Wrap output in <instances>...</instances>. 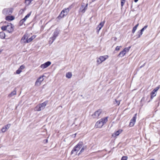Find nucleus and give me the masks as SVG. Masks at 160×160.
I'll return each instance as SVG.
<instances>
[{
	"instance_id": "f257e3e1",
	"label": "nucleus",
	"mask_w": 160,
	"mask_h": 160,
	"mask_svg": "<svg viewBox=\"0 0 160 160\" xmlns=\"http://www.w3.org/2000/svg\"><path fill=\"white\" fill-rule=\"evenodd\" d=\"M83 145V142H80L73 148L71 153V155H73L74 156L76 155L78 152L82 147Z\"/></svg>"
},
{
	"instance_id": "f03ea898",
	"label": "nucleus",
	"mask_w": 160,
	"mask_h": 160,
	"mask_svg": "<svg viewBox=\"0 0 160 160\" xmlns=\"http://www.w3.org/2000/svg\"><path fill=\"white\" fill-rule=\"evenodd\" d=\"M14 26L11 23H9L7 25L2 26L1 29L2 31H7L8 32L12 33L14 30Z\"/></svg>"
},
{
	"instance_id": "7ed1b4c3",
	"label": "nucleus",
	"mask_w": 160,
	"mask_h": 160,
	"mask_svg": "<svg viewBox=\"0 0 160 160\" xmlns=\"http://www.w3.org/2000/svg\"><path fill=\"white\" fill-rule=\"evenodd\" d=\"M47 103L48 101H46L42 103L39 104L35 107V110L39 111L43 109L46 106Z\"/></svg>"
},
{
	"instance_id": "20e7f679",
	"label": "nucleus",
	"mask_w": 160,
	"mask_h": 160,
	"mask_svg": "<svg viewBox=\"0 0 160 160\" xmlns=\"http://www.w3.org/2000/svg\"><path fill=\"white\" fill-rule=\"evenodd\" d=\"M59 31L58 29H56L53 33V36L49 38V43L51 44L55 40L59 34Z\"/></svg>"
},
{
	"instance_id": "39448f33",
	"label": "nucleus",
	"mask_w": 160,
	"mask_h": 160,
	"mask_svg": "<svg viewBox=\"0 0 160 160\" xmlns=\"http://www.w3.org/2000/svg\"><path fill=\"white\" fill-rule=\"evenodd\" d=\"M69 9L68 8L64 9L62 11L59 15L58 17L57 18L58 19H60L66 16L69 12Z\"/></svg>"
},
{
	"instance_id": "423d86ee",
	"label": "nucleus",
	"mask_w": 160,
	"mask_h": 160,
	"mask_svg": "<svg viewBox=\"0 0 160 160\" xmlns=\"http://www.w3.org/2000/svg\"><path fill=\"white\" fill-rule=\"evenodd\" d=\"M12 8L4 9L2 11V13L5 15H11L12 12Z\"/></svg>"
},
{
	"instance_id": "0eeeda50",
	"label": "nucleus",
	"mask_w": 160,
	"mask_h": 160,
	"mask_svg": "<svg viewBox=\"0 0 160 160\" xmlns=\"http://www.w3.org/2000/svg\"><path fill=\"white\" fill-rule=\"evenodd\" d=\"M45 77L44 75L41 76L38 78L37 79L35 83V85L39 86L40 85L42 82L44 80V78H43Z\"/></svg>"
},
{
	"instance_id": "6e6552de",
	"label": "nucleus",
	"mask_w": 160,
	"mask_h": 160,
	"mask_svg": "<svg viewBox=\"0 0 160 160\" xmlns=\"http://www.w3.org/2000/svg\"><path fill=\"white\" fill-rule=\"evenodd\" d=\"M102 112V110L101 109H99L94 113V114L92 115V116H94V118H99L101 117L100 115Z\"/></svg>"
},
{
	"instance_id": "1a4fd4ad",
	"label": "nucleus",
	"mask_w": 160,
	"mask_h": 160,
	"mask_svg": "<svg viewBox=\"0 0 160 160\" xmlns=\"http://www.w3.org/2000/svg\"><path fill=\"white\" fill-rule=\"evenodd\" d=\"M137 113L134 114V116L131 119L130 122L129 123V126H133L135 124L136 122V120L137 118Z\"/></svg>"
},
{
	"instance_id": "9d476101",
	"label": "nucleus",
	"mask_w": 160,
	"mask_h": 160,
	"mask_svg": "<svg viewBox=\"0 0 160 160\" xmlns=\"http://www.w3.org/2000/svg\"><path fill=\"white\" fill-rule=\"evenodd\" d=\"M88 6V4H87L85 6H84V5H82L79 9V12H81L82 13H84L85 12L86 10L87 9Z\"/></svg>"
},
{
	"instance_id": "9b49d317",
	"label": "nucleus",
	"mask_w": 160,
	"mask_h": 160,
	"mask_svg": "<svg viewBox=\"0 0 160 160\" xmlns=\"http://www.w3.org/2000/svg\"><path fill=\"white\" fill-rule=\"evenodd\" d=\"M51 63L50 61H48L43 64H42L40 66V67L42 69H44L48 67L51 64Z\"/></svg>"
},
{
	"instance_id": "f8f14e48",
	"label": "nucleus",
	"mask_w": 160,
	"mask_h": 160,
	"mask_svg": "<svg viewBox=\"0 0 160 160\" xmlns=\"http://www.w3.org/2000/svg\"><path fill=\"white\" fill-rule=\"evenodd\" d=\"M28 38V35L27 34H25L22 38L21 42L22 43H27L26 41L27 40Z\"/></svg>"
},
{
	"instance_id": "ddd939ff",
	"label": "nucleus",
	"mask_w": 160,
	"mask_h": 160,
	"mask_svg": "<svg viewBox=\"0 0 160 160\" xmlns=\"http://www.w3.org/2000/svg\"><path fill=\"white\" fill-rule=\"evenodd\" d=\"M11 126L10 124H8L6 125L5 126H3L2 129L1 131L2 132L4 133L5 132L6 130L9 129V128Z\"/></svg>"
},
{
	"instance_id": "4468645a",
	"label": "nucleus",
	"mask_w": 160,
	"mask_h": 160,
	"mask_svg": "<svg viewBox=\"0 0 160 160\" xmlns=\"http://www.w3.org/2000/svg\"><path fill=\"white\" fill-rule=\"evenodd\" d=\"M100 120L97 121L95 124V127L96 128H101L103 125Z\"/></svg>"
},
{
	"instance_id": "2eb2a0df",
	"label": "nucleus",
	"mask_w": 160,
	"mask_h": 160,
	"mask_svg": "<svg viewBox=\"0 0 160 160\" xmlns=\"http://www.w3.org/2000/svg\"><path fill=\"white\" fill-rule=\"evenodd\" d=\"M16 88H15L14 89V90L8 96V97L9 98H11L14 95H16V94L17 92H16Z\"/></svg>"
},
{
	"instance_id": "dca6fc26",
	"label": "nucleus",
	"mask_w": 160,
	"mask_h": 160,
	"mask_svg": "<svg viewBox=\"0 0 160 160\" xmlns=\"http://www.w3.org/2000/svg\"><path fill=\"white\" fill-rule=\"evenodd\" d=\"M108 58V56L105 55L104 56H101L99 57V59H100V62L105 61Z\"/></svg>"
},
{
	"instance_id": "f3484780",
	"label": "nucleus",
	"mask_w": 160,
	"mask_h": 160,
	"mask_svg": "<svg viewBox=\"0 0 160 160\" xmlns=\"http://www.w3.org/2000/svg\"><path fill=\"white\" fill-rule=\"evenodd\" d=\"M108 118V117H107L100 119L103 125L107 122Z\"/></svg>"
},
{
	"instance_id": "a211bd4d",
	"label": "nucleus",
	"mask_w": 160,
	"mask_h": 160,
	"mask_svg": "<svg viewBox=\"0 0 160 160\" xmlns=\"http://www.w3.org/2000/svg\"><path fill=\"white\" fill-rule=\"evenodd\" d=\"M14 17L12 16H8L6 17V19L7 20L12 21L14 20Z\"/></svg>"
},
{
	"instance_id": "6ab92c4d",
	"label": "nucleus",
	"mask_w": 160,
	"mask_h": 160,
	"mask_svg": "<svg viewBox=\"0 0 160 160\" xmlns=\"http://www.w3.org/2000/svg\"><path fill=\"white\" fill-rule=\"evenodd\" d=\"M126 53L123 50H122L119 53V54L118 55V57H122L124 56Z\"/></svg>"
},
{
	"instance_id": "aec40b11",
	"label": "nucleus",
	"mask_w": 160,
	"mask_h": 160,
	"mask_svg": "<svg viewBox=\"0 0 160 160\" xmlns=\"http://www.w3.org/2000/svg\"><path fill=\"white\" fill-rule=\"evenodd\" d=\"M36 37V36L33 35L30 38H29L26 41V42L29 43L31 42L34 38Z\"/></svg>"
},
{
	"instance_id": "412c9836",
	"label": "nucleus",
	"mask_w": 160,
	"mask_h": 160,
	"mask_svg": "<svg viewBox=\"0 0 160 160\" xmlns=\"http://www.w3.org/2000/svg\"><path fill=\"white\" fill-rule=\"evenodd\" d=\"M156 92L155 91H154L153 90L150 93L151 95V99H152L154 97L156 96V94H155V92Z\"/></svg>"
},
{
	"instance_id": "4be33fe9",
	"label": "nucleus",
	"mask_w": 160,
	"mask_h": 160,
	"mask_svg": "<svg viewBox=\"0 0 160 160\" xmlns=\"http://www.w3.org/2000/svg\"><path fill=\"white\" fill-rule=\"evenodd\" d=\"M72 76V74L71 72H68L66 73V77L68 78H70Z\"/></svg>"
},
{
	"instance_id": "5701e85b",
	"label": "nucleus",
	"mask_w": 160,
	"mask_h": 160,
	"mask_svg": "<svg viewBox=\"0 0 160 160\" xmlns=\"http://www.w3.org/2000/svg\"><path fill=\"white\" fill-rule=\"evenodd\" d=\"M5 33L2 32H0V38L1 39H4L5 38Z\"/></svg>"
},
{
	"instance_id": "b1692460",
	"label": "nucleus",
	"mask_w": 160,
	"mask_h": 160,
	"mask_svg": "<svg viewBox=\"0 0 160 160\" xmlns=\"http://www.w3.org/2000/svg\"><path fill=\"white\" fill-rule=\"evenodd\" d=\"M122 131H120V130H118L117 131L114 133V135H113V136L114 137H116L118 136L122 132Z\"/></svg>"
},
{
	"instance_id": "393cba45",
	"label": "nucleus",
	"mask_w": 160,
	"mask_h": 160,
	"mask_svg": "<svg viewBox=\"0 0 160 160\" xmlns=\"http://www.w3.org/2000/svg\"><path fill=\"white\" fill-rule=\"evenodd\" d=\"M142 32L141 31H139L137 33V37L136 38H140L141 36L142 35Z\"/></svg>"
},
{
	"instance_id": "a878e982",
	"label": "nucleus",
	"mask_w": 160,
	"mask_h": 160,
	"mask_svg": "<svg viewBox=\"0 0 160 160\" xmlns=\"http://www.w3.org/2000/svg\"><path fill=\"white\" fill-rule=\"evenodd\" d=\"M131 46H129L128 48H125L123 50L126 53L127 52H128L129 51V49L131 48Z\"/></svg>"
},
{
	"instance_id": "bb28decb",
	"label": "nucleus",
	"mask_w": 160,
	"mask_h": 160,
	"mask_svg": "<svg viewBox=\"0 0 160 160\" xmlns=\"http://www.w3.org/2000/svg\"><path fill=\"white\" fill-rule=\"evenodd\" d=\"M31 12H30L29 13H28L25 17L22 19L24 21H25L26 19L29 17L30 15H31Z\"/></svg>"
},
{
	"instance_id": "cd10ccee",
	"label": "nucleus",
	"mask_w": 160,
	"mask_h": 160,
	"mask_svg": "<svg viewBox=\"0 0 160 160\" xmlns=\"http://www.w3.org/2000/svg\"><path fill=\"white\" fill-rule=\"evenodd\" d=\"M85 149V148L84 147H83L82 148V149L79 152V153L78 154V156H79L81 154V153L82 152H83Z\"/></svg>"
},
{
	"instance_id": "c85d7f7f",
	"label": "nucleus",
	"mask_w": 160,
	"mask_h": 160,
	"mask_svg": "<svg viewBox=\"0 0 160 160\" xmlns=\"http://www.w3.org/2000/svg\"><path fill=\"white\" fill-rule=\"evenodd\" d=\"M114 104H117V105L119 106L120 104V101H117L116 99L115 100V101L114 102Z\"/></svg>"
},
{
	"instance_id": "c756f323",
	"label": "nucleus",
	"mask_w": 160,
	"mask_h": 160,
	"mask_svg": "<svg viewBox=\"0 0 160 160\" xmlns=\"http://www.w3.org/2000/svg\"><path fill=\"white\" fill-rule=\"evenodd\" d=\"M25 21L23 20L22 19V20H21L19 22V25L20 26H22V25L23 24Z\"/></svg>"
},
{
	"instance_id": "7c9ffc66",
	"label": "nucleus",
	"mask_w": 160,
	"mask_h": 160,
	"mask_svg": "<svg viewBox=\"0 0 160 160\" xmlns=\"http://www.w3.org/2000/svg\"><path fill=\"white\" fill-rule=\"evenodd\" d=\"M148 26V25H145L140 30V31H141L142 32L144 30L147 28Z\"/></svg>"
},
{
	"instance_id": "2f4dec72",
	"label": "nucleus",
	"mask_w": 160,
	"mask_h": 160,
	"mask_svg": "<svg viewBox=\"0 0 160 160\" xmlns=\"http://www.w3.org/2000/svg\"><path fill=\"white\" fill-rule=\"evenodd\" d=\"M105 22V20H104L103 22H101L99 24V25L101 26L102 27H103L104 25V24Z\"/></svg>"
},
{
	"instance_id": "473e14b6",
	"label": "nucleus",
	"mask_w": 160,
	"mask_h": 160,
	"mask_svg": "<svg viewBox=\"0 0 160 160\" xmlns=\"http://www.w3.org/2000/svg\"><path fill=\"white\" fill-rule=\"evenodd\" d=\"M31 2L29 0H25V2L26 4H27V5H29Z\"/></svg>"
},
{
	"instance_id": "72a5a7b5",
	"label": "nucleus",
	"mask_w": 160,
	"mask_h": 160,
	"mask_svg": "<svg viewBox=\"0 0 160 160\" xmlns=\"http://www.w3.org/2000/svg\"><path fill=\"white\" fill-rule=\"evenodd\" d=\"M159 88H160V85H159L158 87H156L155 89H154L153 90L154 91H155V92H156Z\"/></svg>"
},
{
	"instance_id": "f704fd0d",
	"label": "nucleus",
	"mask_w": 160,
	"mask_h": 160,
	"mask_svg": "<svg viewBox=\"0 0 160 160\" xmlns=\"http://www.w3.org/2000/svg\"><path fill=\"white\" fill-rule=\"evenodd\" d=\"M125 2V0H121V6L122 7L123 6Z\"/></svg>"
},
{
	"instance_id": "c9c22d12",
	"label": "nucleus",
	"mask_w": 160,
	"mask_h": 160,
	"mask_svg": "<svg viewBox=\"0 0 160 160\" xmlns=\"http://www.w3.org/2000/svg\"><path fill=\"white\" fill-rule=\"evenodd\" d=\"M25 68V66L24 65H22L20 66V67H19V69L22 70V69H24Z\"/></svg>"
},
{
	"instance_id": "e433bc0d",
	"label": "nucleus",
	"mask_w": 160,
	"mask_h": 160,
	"mask_svg": "<svg viewBox=\"0 0 160 160\" xmlns=\"http://www.w3.org/2000/svg\"><path fill=\"white\" fill-rule=\"evenodd\" d=\"M22 70H21L19 69V68H18L16 71V73L17 74H20L21 72H22Z\"/></svg>"
},
{
	"instance_id": "4c0bfd02",
	"label": "nucleus",
	"mask_w": 160,
	"mask_h": 160,
	"mask_svg": "<svg viewBox=\"0 0 160 160\" xmlns=\"http://www.w3.org/2000/svg\"><path fill=\"white\" fill-rule=\"evenodd\" d=\"M128 157L127 156H123L121 159V160H127V159Z\"/></svg>"
},
{
	"instance_id": "58836bf2",
	"label": "nucleus",
	"mask_w": 160,
	"mask_h": 160,
	"mask_svg": "<svg viewBox=\"0 0 160 160\" xmlns=\"http://www.w3.org/2000/svg\"><path fill=\"white\" fill-rule=\"evenodd\" d=\"M102 27L101 26H100L99 24L98 25V27H97V28L98 29V31H99L101 29V28H102Z\"/></svg>"
},
{
	"instance_id": "ea45409f",
	"label": "nucleus",
	"mask_w": 160,
	"mask_h": 160,
	"mask_svg": "<svg viewBox=\"0 0 160 160\" xmlns=\"http://www.w3.org/2000/svg\"><path fill=\"white\" fill-rule=\"evenodd\" d=\"M137 28H135L134 27H133L132 30V33H134L135 32L136 30L137 29Z\"/></svg>"
},
{
	"instance_id": "a19ab883",
	"label": "nucleus",
	"mask_w": 160,
	"mask_h": 160,
	"mask_svg": "<svg viewBox=\"0 0 160 160\" xmlns=\"http://www.w3.org/2000/svg\"><path fill=\"white\" fill-rule=\"evenodd\" d=\"M121 46H117L116 48H115V50H116V51H118L120 50V48L121 47Z\"/></svg>"
},
{
	"instance_id": "79ce46f5",
	"label": "nucleus",
	"mask_w": 160,
	"mask_h": 160,
	"mask_svg": "<svg viewBox=\"0 0 160 160\" xmlns=\"http://www.w3.org/2000/svg\"><path fill=\"white\" fill-rule=\"evenodd\" d=\"M97 62L98 64L101 63L102 62H100V59H99V58L97 59Z\"/></svg>"
},
{
	"instance_id": "37998d69",
	"label": "nucleus",
	"mask_w": 160,
	"mask_h": 160,
	"mask_svg": "<svg viewBox=\"0 0 160 160\" xmlns=\"http://www.w3.org/2000/svg\"><path fill=\"white\" fill-rule=\"evenodd\" d=\"M48 139H46L44 140V142H45V143H47L48 142Z\"/></svg>"
},
{
	"instance_id": "c03bdc74",
	"label": "nucleus",
	"mask_w": 160,
	"mask_h": 160,
	"mask_svg": "<svg viewBox=\"0 0 160 160\" xmlns=\"http://www.w3.org/2000/svg\"><path fill=\"white\" fill-rule=\"evenodd\" d=\"M145 63L143 65H142L140 67V68H142V67H144L145 65Z\"/></svg>"
},
{
	"instance_id": "a18cd8bd",
	"label": "nucleus",
	"mask_w": 160,
	"mask_h": 160,
	"mask_svg": "<svg viewBox=\"0 0 160 160\" xmlns=\"http://www.w3.org/2000/svg\"><path fill=\"white\" fill-rule=\"evenodd\" d=\"M138 25H139V24L138 23L137 24H136L134 27L137 28Z\"/></svg>"
},
{
	"instance_id": "49530a36",
	"label": "nucleus",
	"mask_w": 160,
	"mask_h": 160,
	"mask_svg": "<svg viewBox=\"0 0 160 160\" xmlns=\"http://www.w3.org/2000/svg\"><path fill=\"white\" fill-rule=\"evenodd\" d=\"M138 0H134V1L135 2H137Z\"/></svg>"
},
{
	"instance_id": "de8ad7c7",
	"label": "nucleus",
	"mask_w": 160,
	"mask_h": 160,
	"mask_svg": "<svg viewBox=\"0 0 160 160\" xmlns=\"http://www.w3.org/2000/svg\"><path fill=\"white\" fill-rule=\"evenodd\" d=\"M23 11V10H21L20 11V12H22Z\"/></svg>"
},
{
	"instance_id": "09e8293b",
	"label": "nucleus",
	"mask_w": 160,
	"mask_h": 160,
	"mask_svg": "<svg viewBox=\"0 0 160 160\" xmlns=\"http://www.w3.org/2000/svg\"><path fill=\"white\" fill-rule=\"evenodd\" d=\"M149 160H155L154 159H150Z\"/></svg>"
},
{
	"instance_id": "8fccbe9b",
	"label": "nucleus",
	"mask_w": 160,
	"mask_h": 160,
	"mask_svg": "<svg viewBox=\"0 0 160 160\" xmlns=\"http://www.w3.org/2000/svg\"><path fill=\"white\" fill-rule=\"evenodd\" d=\"M115 40L117 39V38H115Z\"/></svg>"
}]
</instances>
